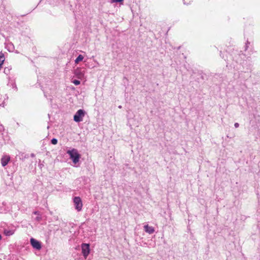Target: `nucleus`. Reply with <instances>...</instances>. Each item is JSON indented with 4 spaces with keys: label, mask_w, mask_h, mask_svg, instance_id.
<instances>
[{
    "label": "nucleus",
    "mask_w": 260,
    "mask_h": 260,
    "mask_svg": "<svg viewBox=\"0 0 260 260\" xmlns=\"http://www.w3.org/2000/svg\"><path fill=\"white\" fill-rule=\"evenodd\" d=\"M74 204L75 205V209L78 211L82 210L83 204L81 198L79 197H76L73 199Z\"/></svg>",
    "instance_id": "obj_3"
},
{
    "label": "nucleus",
    "mask_w": 260,
    "mask_h": 260,
    "mask_svg": "<svg viewBox=\"0 0 260 260\" xmlns=\"http://www.w3.org/2000/svg\"><path fill=\"white\" fill-rule=\"evenodd\" d=\"M1 239H2V236H1V235H0V240H1Z\"/></svg>",
    "instance_id": "obj_20"
},
{
    "label": "nucleus",
    "mask_w": 260,
    "mask_h": 260,
    "mask_svg": "<svg viewBox=\"0 0 260 260\" xmlns=\"http://www.w3.org/2000/svg\"><path fill=\"white\" fill-rule=\"evenodd\" d=\"M42 219V217L40 215H38L37 217H36V220L37 221H40Z\"/></svg>",
    "instance_id": "obj_14"
},
{
    "label": "nucleus",
    "mask_w": 260,
    "mask_h": 260,
    "mask_svg": "<svg viewBox=\"0 0 260 260\" xmlns=\"http://www.w3.org/2000/svg\"><path fill=\"white\" fill-rule=\"evenodd\" d=\"M30 244L31 246L33 247V248L37 250H40L41 248V243L38 240L35 239L34 238H32L30 239Z\"/></svg>",
    "instance_id": "obj_5"
},
{
    "label": "nucleus",
    "mask_w": 260,
    "mask_h": 260,
    "mask_svg": "<svg viewBox=\"0 0 260 260\" xmlns=\"http://www.w3.org/2000/svg\"><path fill=\"white\" fill-rule=\"evenodd\" d=\"M10 159V158L8 156L3 157L1 159L2 165L3 167L6 166L9 162Z\"/></svg>",
    "instance_id": "obj_8"
},
{
    "label": "nucleus",
    "mask_w": 260,
    "mask_h": 260,
    "mask_svg": "<svg viewBox=\"0 0 260 260\" xmlns=\"http://www.w3.org/2000/svg\"><path fill=\"white\" fill-rule=\"evenodd\" d=\"M57 140L55 138H53L51 141V143L53 145L56 144L57 143Z\"/></svg>",
    "instance_id": "obj_12"
},
{
    "label": "nucleus",
    "mask_w": 260,
    "mask_h": 260,
    "mask_svg": "<svg viewBox=\"0 0 260 260\" xmlns=\"http://www.w3.org/2000/svg\"><path fill=\"white\" fill-rule=\"evenodd\" d=\"M118 108H122V107H121V106H118Z\"/></svg>",
    "instance_id": "obj_19"
},
{
    "label": "nucleus",
    "mask_w": 260,
    "mask_h": 260,
    "mask_svg": "<svg viewBox=\"0 0 260 260\" xmlns=\"http://www.w3.org/2000/svg\"><path fill=\"white\" fill-rule=\"evenodd\" d=\"M89 244L83 243L81 245L82 253L85 258H86L90 252Z\"/></svg>",
    "instance_id": "obj_4"
},
{
    "label": "nucleus",
    "mask_w": 260,
    "mask_h": 260,
    "mask_svg": "<svg viewBox=\"0 0 260 260\" xmlns=\"http://www.w3.org/2000/svg\"><path fill=\"white\" fill-rule=\"evenodd\" d=\"M83 56L82 55L80 54L75 59V63H78L79 62L82 61L83 59Z\"/></svg>",
    "instance_id": "obj_11"
},
{
    "label": "nucleus",
    "mask_w": 260,
    "mask_h": 260,
    "mask_svg": "<svg viewBox=\"0 0 260 260\" xmlns=\"http://www.w3.org/2000/svg\"><path fill=\"white\" fill-rule=\"evenodd\" d=\"M14 233V231L13 230L10 229H5L4 234L7 236H10L12 235Z\"/></svg>",
    "instance_id": "obj_9"
},
{
    "label": "nucleus",
    "mask_w": 260,
    "mask_h": 260,
    "mask_svg": "<svg viewBox=\"0 0 260 260\" xmlns=\"http://www.w3.org/2000/svg\"><path fill=\"white\" fill-rule=\"evenodd\" d=\"M234 126L236 128H237L239 126V124L237 122L235 123Z\"/></svg>",
    "instance_id": "obj_16"
},
{
    "label": "nucleus",
    "mask_w": 260,
    "mask_h": 260,
    "mask_svg": "<svg viewBox=\"0 0 260 260\" xmlns=\"http://www.w3.org/2000/svg\"><path fill=\"white\" fill-rule=\"evenodd\" d=\"M33 213H34V214H36V215H40V214H39V212L38 211H35V212H33Z\"/></svg>",
    "instance_id": "obj_17"
},
{
    "label": "nucleus",
    "mask_w": 260,
    "mask_h": 260,
    "mask_svg": "<svg viewBox=\"0 0 260 260\" xmlns=\"http://www.w3.org/2000/svg\"><path fill=\"white\" fill-rule=\"evenodd\" d=\"M144 231L149 234H151L154 232V229L153 227L149 226L148 224L145 225L144 226Z\"/></svg>",
    "instance_id": "obj_7"
},
{
    "label": "nucleus",
    "mask_w": 260,
    "mask_h": 260,
    "mask_svg": "<svg viewBox=\"0 0 260 260\" xmlns=\"http://www.w3.org/2000/svg\"><path fill=\"white\" fill-rule=\"evenodd\" d=\"M5 60L4 55L2 53H0V68L2 67Z\"/></svg>",
    "instance_id": "obj_10"
},
{
    "label": "nucleus",
    "mask_w": 260,
    "mask_h": 260,
    "mask_svg": "<svg viewBox=\"0 0 260 260\" xmlns=\"http://www.w3.org/2000/svg\"><path fill=\"white\" fill-rule=\"evenodd\" d=\"M72 82L76 85H78L80 84V81L78 80H74Z\"/></svg>",
    "instance_id": "obj_13"
},
{
    "label": "nucleus",
    "mask_w": 260,
    "mask_h": 260,
    "mask_svg": "<svg viewBox=\"0 0 260 260\" xmlns=\"http://www.w3.org/2000/svg\"><path fill=\"white\" fill-rule=\"evenodd\" d=\"M67 153L69 155L70 158L75 164L79 161L80 155L77 149L73 148L71 150H68L67 151Z\"/></svg>",
    "instance_id": "obj_1"
},
{
    "label": "nucleus",
    "mask_w": 260,
    "mask_h": 260,
    "mask_svg": "<svg viewBox=\"0 0 260 260\" xmlns=\"http://www.w3.org/2000/svg\"><path fill=\"white\" fill-rule=\"evenodd\" d=\"M85 114V112L84 110L82 109L78 110L74 116V120L77 122L82 121Z\"/></svg>",
    "instance_id": "obj_2"
},
{
    "label": "nucleus",
    "mask_w": 260,
    "mask_h": 260,
    "mask_svg": "<svg viewBox=\"0 0 260 260\" xmlns=\"http://www.w3.org/2000/svg\"><path fill=\"white\" fill-rule=\"evenodd\" d=\"M123 1V0H111V3H116V2H122Z\"/></svg>",
    "instance_id": "obj_15"
},
{
    "label": "nucleus",
    "mask_w": 260,
    "mask_h": 260,
    "mask_svg": "<svg viewBox=\"0 0 260 260\" xmlns=\"http://www.w3.org/2000/svg\"><path fill=\"white\" fill-rule=\"evenodd\" d=\"M248 44H249V43L247 42V43L246 44V45H245V49L246 50L248 48Z\"/></svg>",
    "instance_id": "obj_18"
},
{
    "label": "nucleus",
    "mask_w": 260,
    "mask_h": 260,
    "mask_svg": "<svg viewBox=\"0 0 260 260\" xmlns=\"http://www.w3.org/2000/svg\"><path fill=\"white\" fill-rule=\"evenodd\" d=\"M85 71L81 69H77L75 70L74 74L79 79H82L84 77Z\"/></svg>",
    "instance_id": "obj_6"
}]
</instances>
